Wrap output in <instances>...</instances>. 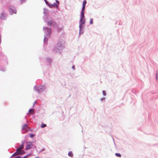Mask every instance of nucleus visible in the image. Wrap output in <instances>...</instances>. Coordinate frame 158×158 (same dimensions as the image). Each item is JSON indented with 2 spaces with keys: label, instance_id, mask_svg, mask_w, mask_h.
Listing matches in <instances>:
<instances>
[{
  "label": "nucleus",
  "instance_id": "nucleus-1",
  "mask_svg": "<svg viewBox=\"0 0 158 158\" xmlns=\"http://www.w3.org/2000/svg\"><path fill=\"white\" fill-rule=\"evenodd\" d=\"M29 143V144H27L25 148V150H27L29 149H30L31 148H32V147L33 146V145L32 144V142H31L28 141V142Z\"/></svg>",
  "mask_w": 158,
  "mask_h": 158
},
{
  "label": "nucleus",
  "instance_id": "nucleus-2",
  "mask_svg": "<svg viewBox=\"0 0 158 158\" xmlns=\"http://www.w3.org/2000/svg\"><path fill=\"white\" fill-rule=\"evenodd\" d=\"M85 23V19L80 18V20L79 23V27L80 30L81 29L82 26L83 24H84Z\"/></svg>",
  "mask_w": 158,
  "mask_h": 158
},
{
  "label": "nucleus",
  "instance_id": "nucleus-3",
  "mask_svg": "<svg viewBox=\"0 0 158 158\" xmlns=\"http://www.w3.org/2000/svg\"><path fill=\"white\" fill-rule=\"evenodd\" d=\"M35 109H29L28 112L27 113V114L29 115L30 114H33L35 112Z\"/></svg>",
  "mask_w": 158,
  "mask_h": 158
},
{
  "label": "nucleus",
  "instance_id": "nucleus-4",
  "mask_svg": "<svg viewBox=\"0 0 158 158\" xmlns=\"http://www.w3.org/2000/svg\"><path fill=\"white\" fill-rule=\"evenodd\" d=\"M25 140H23L21 142V144L19 147L20 148H21L23 149L24 148V144L25 142Z\"/></svg>",
  "mask_w": 158,
  "mask_h": 158
},
{
  "label": "nucleus",
  "instance_id": "nucleus-5",
  "mask_svg": "<svg viewBox=\"0 0 158 158\" xmlns=\"http://www.w3.org/2000/svg\"><path fill=\"white\" fill-rule=\"evenodd\" d=\"M19 152H17L16 151L10 157H12L14 156L19 155Z\"/></svg>",
  "mask_w": 158,
  "mask_h": 158
},
{
  "label": "nucleus",
  "instance_id": "nucleus-6",
  "mask_svg": "<svg viewBox=\"0 0 158 158\" xmlns=\"http://www.w3.org/2000/svg\"><path fill=\"white\" fill-rule=\"evenodd\" d=\"M68 156L70 157H72L73 156V154L72 151H70L68 153Z\"/></svg>",
  "mask_w": 158,
  "mask_h": 158
},
{
  "label": "nucleus",
  "instance_id": "nucleus-7",
  "mask_svg": "<svg viewBox=\"0 0 158 158\" xmlns=\"http://www.w3.org/2000/svg\"><path fill=\"white\" fill-rule=\"evenodd\" d=\"M47 127V125L45 123H42L41 125V127L42 128H43L45 127Z\"/></svg>",
  "mask_w": 158,
  "mask_h": 158
},
{
  "label": "nucleus",
  "instance_id": "nucleus-8",
  "mask_svg": "<svg viewBox=\"0 0 158 158\" xmlns=\"http://www.w3.org/2000/svg\"><path fill=\"white\" fill-rule=\"evenodd\" d=\"M80 18L85 19L84 12H83V11H81V12Z\"/></svg>",
  "mask_w": 158,
  "mask_h": 158
},
{
  "label": "nucleus",
  "instance_id": "nucleus-9",
  "mask_svg": "<svg viewBox=\"0 0 158 158\" xmlns=\"http://www.w3.org/2000/svg\"><path fill=\"white\" fill-rule=\"evenodd\" d=\"M115 155L117 157H121V155L119 153H115Z\"/></svg>",
  "mask_w": 158,
  "mask_h": 158
},
{
  "label": "nucleus",
  "instance_id": "nucleus-10",
  "mask_svg": "<svg viewBox=\"0 0 158 158\" xmlns=\"http://www.w3.org/2000/svg\"><path fill=\"white\" fill-rule=\"evenodd\" d=\"M28 127V125L27 124H24V125H23L22 127V130H23L25 129V127Z\"/></svg>",
  "mask_w": 158,
  "mask_h": 158
},
{
  "label": "nucleus",
  "instance_id": "nucleus-11",
  "mask_svg": "<svg viewBox=\"0 0 158 158\" xmlns=\"http://www.w3.org/2000/svg\"><path fill=\"white\" fill-rule=\"evenodd\" d=\"M53 23L54 22L53 21H51L48 22V25L51 26L52 24H53Z\"/></svg>",
  "mask_w": 158,
  "mask_h": 158
},
{
  "label": "nucleus",
  "instance_id": "nucleus-12",
  "mask_svg": "<svg viewBox=\"0 0 158 158\" xmlns=\"http://www.w3.org/2000/svg\"><path fill=\"white\" fill-rule=\"evenodd\" d=\"M22 149L20 147H18L16 150V151L17 152H20L21 151V150Z\"/></svg>",
  "mask_w": 158,
  "mask_h": 158
},
{
  "label": "nucleus",
  "instance_id": "nucleus-13",
  "mask_svg": "<svg viewBox=\"0 0 158 158\" xmlns=\"http://www.w3.org/2000/svg\"><path fill=\"white\" fill-rule=\"evenodd\" d=\"M19 155H23L25 153V152L24 151H22L19 152Z\"/></svg>",
  "mask_w": 158,
  "mask_h": 158
},
{
  "label": "nucleus",
  "instance_id": "nucleus-14",
  "mask_svg": "<svg viewBox=\"0 0 158 158\" xmlns=\"http://www.w3.org/2000/svg\"><path fill=\"white\" fill-rule=\"evenodd\" d=\"M35 136L33 134L31 133L29 134V136L31 138H33Z\"/></svg>",
  "mask_w": 158,
  "mask_h": 158
},
{
  "label": "nucleus",
  "instance_id": "nucleus-15",
  "mask_svg": "<svg viewBox=\"0 0 158 158\" xmlns=\"http://www.w3.org/2000/svg\"><path fill=\"white\" fill-rule=\"evenodd\" d=\"M86 3H87V2H86V0H84L83 2V5H82L83 6H85V5L86 4Z\"/></svg>",
  "mask_w": 158,
  "mask_h": 158
},
{
  "label": "nucleus",
  "instance_id": "nucleus-16",
  "mask_svg": "<svg viewBox=\"0 0 158 158\" xmlns=\"http://www.w3.org/2000/svg\"><path fill=\"white\" fill-rule=\"evenodd\" d=\"M93 23V19H91L90 20V24H92Z\"/></svg>",
  "mask_w": 158,
  "mask_h": 158
},
{
  "label": "nucleus",
  "instance_id": "nucleus-17",
  "mask_svg": "<svg viewBox=\"0 0 158 158\" xmlns=\"http://www.w3.org/2000/svg\"><path fill=\"white\" fill-rule=\"evenodd\" d=\"M52 5L54 7H58V5L56 4V3H54Z\"/></svg>",
  "mask_w": 158,
  "mask_h": 158
},
{
  "label": "nucleus",
  "instance_id": "nucleus-18",
  "mask_svg": "<svg viewBox=\"0 0 158 158\" xmlns=\"http://www.w3.org/2000/svg\"><path fill=\"white\" fill-rule=\"evenodd\" d=\"M85 6H83L82 9V11H83V12L84 10H85Z\"/></svg>",
  "mask_w": 158,
  "mask_h": 158
},
{
  "label": "nucleus",
  "instance_id": "nucleus-19",
  "mask_svg": "<svg viewBox=\"0 0 158 158\" xmlns=\"http://www.w3.org/2000/svg\"><path fill=\"white\" fill-rule=\"evenodd\" d=\"M102 93L105 96L106 95V93L105 91L103 90L102 91Z\"/></svg>",
  "mask_w": 158,
  "mask_h": 158
},
{
  "label": "nucleus",
  "instance_id": "nucleus-20",
  "mask_svg": "<svg viewBox=\"0 0 158 158\" xmlns=\"http://www.w3.org/2000/svg\"><path fill=\"white\" fill-rule=\"evenodd\" d=\"M35 90L38 92V93H40V91L39 89H36Z\"/></svg>",
  "mask_w": 158,
  "mask_h": 158
},
{
  "label": "nucleus",
  "instance_id": "nucleus-21",
  "mask_svg": "<svg viewBox=\"0 0 158 158\" xmlns=\"http://www.w3.org/2000/svg\"><path fill=\"white\" fill-rule=\"evenodd\" d=\"M45 29H47L49 32H50L51 29H50L48 28H45Z\"/></svg>",
  "mask_w": 158,
  "mask_h": 158
},
{
  "label": "nucleus",
  "instance_id": "nucleus-22",
  "mask_svg": "<svg viewBox=\"0 0 158 158\" xmlns=\"http://www.w3.org/2000/svg\"><path fill=\"white\" fill-rule=\"evenodd\" d=\"M17 158H22V156H16Z\"/></svg>",
  "mask_w": 158,
  "mask_h": 158
},
{
  "label": "nucleus",
  "instance_id": "nucleus-23",
  "mask_svg": "<svg viewBox=\"0 0 158 158\" xmlns=\"http://www.w3.org/2000/svg\"><path fill=\"white\" fill-rule=\"evenodd\" d=\"M45 150V148H43L40 152H41Z\"/></svg>",
  "mask_w": 158,
  "mask_h": 158
},
{
  "label": "nucleus",
  "instance_id": "nucleus-24",
  "mask_svg": "<svg viewBox=\"0 0 158 158\" xmlns=\"http://www.w3.org/2000/svg\"><path fill=\"white\" fill-rule=\"evenodd\" d=\"M56 2H57V3H58V5L59 4V2L58 1H57V0H56Z\"/></svg>",
  "mask_w": 158,
  "mask_h": 158
},
{
  "label": "nucleus",
  "instance_id": "nucleus-25",
  "mask_svg": "<svg viewBox=\"0 0 158 158\" xmlns=\"http://www.w3.org/2000/svg\"><path fill=\"white\" fill-rule=\"evenodd\" d=\"M14 13H15V14H16V10H15L14 11Z\"/></svg>",
  "mask_w": 158,
  "mask_h": 158
},
{
  "label": "nucleus",
  "instance_id": "nucleus-26",
  "mask_svg": "<svg viewBox=\"0 0 158 158\" xmlns=\"http://www.w3.org/2000/svg\"><path fill=\"white\" fill-rule=\"evenodd\" d=\"M33 147L34 148H36V146H35V145H33Z\"/></svg>",
  "mask_w": 158,
  "mask_h": 158
},
{
  "label": "nucleus",
  "instance_id": "nucleus-27",
  "mask_svg": "<svg viewBox=\"0 0 158 158\" xmlns=\"http://www.w3.org/2000/svg\"><path fill=\"white\" fill-rule=\"evenodd\" d=\"M105 99V98H102V101H103V100H104Z\"/></svg>",
  "mask_w": 158,
  "mask_h": 158
},
{
  "label": "nucleus",
  "instance_id": "nucleus-28",
  "mask_svg": "<svg viewBox=\"0 0 158 158\" xmlns=\"http://www.w3.org/2000/svg\"><path fill=\"white\" fill-rule=\"evenodd\" d=\"M39 158L38 157H35V158Z\"/></svg>",
  "mask_w": 158,
  "mask_h": 158
}]
</instances>
